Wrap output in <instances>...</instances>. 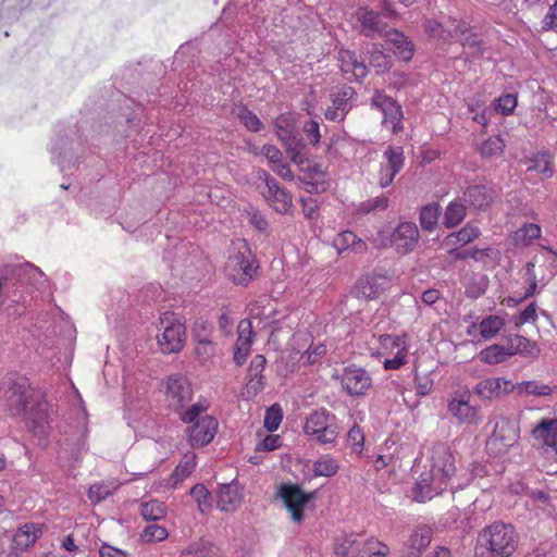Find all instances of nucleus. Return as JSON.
<instances>
[{"label": "nucleus", "instance_id": "obj_1", "mask_svg": "<svg viewBox=\"0 0 557 557\" xmlns=\"http://www.w3.org/2000/svg\"><path fill=\"white\" fill-rule=\"evenodd\" d=\"M50 282L35 264L17 255L2 258V308L20 315L38 296L48 297Z\"/></svg>", "mask_w": 557, "mask_h": 557}, {"label": "nucleus", "instance_id": "obj_2", "mask_svg": "<svg viewBox=\"0 0 557 557\" xmlns=\"http://www.w3.org/2000/svg\"><path fill=\"white\" fill-rule=\"evenodd\" d=\"M430 469L422 472L413 484L411 496L417 503H425L449 490L453 494L468 486L472 474L457 472L450 448L437 443L430 449Z\"/></svg>", "mask_w": 557, "mask_h": 557}, {"label": "nucleus", "instance_id": "obj_3", "mask_svg": "<svg viewBox=\"0 0 557 557\" xmlns=\"http://www.w3.org/2000/svg\"><path fill=\"white\" fill-rule=\"evenodd\" d=\"M5 389V407L13 416H24L29 431L42 437L50 429L52 406L41 394L32 388L28 379L11 373L2 380Z\"/></svg>", "mask_w": 557, "mask_h": 557}, {"label": "nucleus", "instance_id": "obj_4", "mask_svg": "<svg viewBox=\"0 0 557 557\" xmlns=\"http://www.w3.org/2000/svg\"><path fill=\"white\" fill-rule=\"evenodd\" d=\"M169 406L178 414L184 423L193 422L199 414L206 412L210 403L200 396L196 403L190 404L194 396L189 380L180 373L171 374L162 382Z\"/></svg>", "mask_w": 557, "mask_h": 557}, {"label": "nucleus", "instance_id": "obj_5", "mask_svg": "<svg viewBox=\"0 0 557 557\" xmlns=\"http://www.w3.org/2000/svg\"><path fill=\"white\" fill-rule=\"evenodd\" d=\"M517 548L515 529L504 522L485 527L478 535L475 557H510Z\"/></svg>", "mask_w": 557, "mask_h": 557}, {"label": "nucleus", "instance_id": "obj_6", "mask_svg": "<svg viewBox=\"0 0 557 557\" xmlns=\"http://www.w3.org/2000/svg\"><path fill=\"white\" fill-rule=\"evenodd\" d=\"M370 355L385 357L383 367L385 370H397L407 363L409 338L407 334H376L372 333L368 341Z\"/></svg>", "mask_w": 557, "mask_h": 557}, {"label": "nucleus", "instance_id": "obj_7", "mask_svg": "<svg viewBox=\"0 0 557 557\" xmlns=\"http://www.w3.org/2000/svg\"><path fill=\"white\" fill-rule=\"evenodd\" d=\"M341 431L338 418L324 408L312 411L304 424L305 434L321 445H334Z\"/></svg>", "mask_w": 557, "mask_h": 557}, {"label": "nucleus", "instance_id": "obj_8", "mask_svg": "<svg viewBox=\"0 0 557 557\" xmlns=\"http://www.w3.org/2000/svg\"><path fill=\"white\" fill-rule=\"evenodd\" d=\"M157 343L164 355L176 354L183 349L186 329L170 311H164L159 318Z\"/></svg>", "mask_w": 557, "mask_h": 557}, {"label": "nucleus", "instance_id": "obj_9", "mask_svg": "<svg viewBox=\"0 0 557 557\" xmlns=\"http://www.w3.org/2000/svg\"><path fill=\"white\" fill-rule=\"evenodd\" d=\"M258 268L257 258L245 247L243 251L230 256L225 272L235 284L247 286L256 277Z\"/></svg>", "mask_w": 557, "mask_h": 557}, {"label": "nucleus", "instance_id": "obj_10", "mask_svg": "<svg viewBox=\"0 0 557 557\" xmlns=\"http://www.w3.org/2000/svg\"><path fill=\"white\" fill-rule=\"evenodd\" d=\"M317 494L318 491L306 493L296 484H281L277 490V496L297 523L304 520V510L317 498Z\"/></svg>", "mask_w": 557, "mask_h": 557}, {"label": "nucleus", "instance_id": "obj_11", "mask_svg": "<svg viewBox=\"0 0 557 557\" xmlns=\"http://www.w3.org/2000/svg\"><path fill=\"white\" fill-rule=\"evenodd\" d=\"M520 429L517 421L509 418H500L486 442V447L494 455H503L512 447L519 438Z\"/></svg>", "mask_w": 557, "mask_h": 557}, {"label": "nucleus", "instance_id": "obj_12", "mask_svg": "<svg viewBox=\"0 0 557 557\" xmlns=\"http://www.w3.org/2000/svg\"><path fill=\"white\" fill-rule=\"evenodd\" d=\"M371 107L382 112V124L391 129L393 134L403 131L404 114L401 107L391 96L376 90L371 99Z\"/></svg>", "mask_w": 557, "mask_h": 557}, {"label": "nucleus", "instance_id": "obj_13", "mask_svg": "<svg viewBox=\"0 0 557 557\" xmlns=\"http://www.w3.org/2000/svg\"><path fill=\"white\" fill-rule=\"evenodd\" d=\"M338 556L352 557H387L389 547L375 539H368L359 542L355 540H345L335 550Z\"/></svg>", "mask_w": 557, "mask_h": 557}, {"label": "nucleus", "instance_id": "obj_14", "mask_svg": "<svg viewBox=\"0 0 557 557\" xmlns=\"http://www.w3.org/2000/svg\"><path fill=\"white\" fill-rule=\"evenodd\" d=\"M339 380L343 391L351 397L363 396L372 386L370 373L354 364L344 368Z\"/></svg>", "mask_w": 557, "mask_h": 557}, {"label": "nucleus", "instance_id": "obj_15", "mask_svg": "<svg viewBox=\"0 0 557 557\" xmlns=\"http://www.w3.org/2000/svg\"><path fill=\"white\" fill-rule=\"evenodd\" d=\"M258 176L265 183L267 189L263 191V196L270 207L281 214L288 213L293 206L290 194L281 187L278 182L267 171H259Z\"/></svg>", "mask_w": 557, "mask_h": 557}, {"label": "nucleus", "instance_id": "obj_16", "mask_svg": "<svg viewBox=\"0 0 557 557\" xmlns=\"http://www.w3.org/2000/svg\"><path fill=\"white\" fill-rule=\"evenodd\" d=\"M187 429L188 442L191 447H202L211 443L218 432V420L213 416L197 417Z\"/></svg>", "mask_w": 557, "mask_h": 557}, {"label": "nucleus", "instance_id": "obj_17", "mask_svg": "<svg viewBox=\"0 0 557 557\" xmlns=\"http://www.w3.org/2000/svg\"><path fill=\"white\" fill-rule=\"evenodd\" d=\"M404 165V148L401 146H388L383 152V162L380 168V187L386 188L392 185L394 178L403 170Z\"/></svg>", "mask_w": 557, "mask_h": 557}, {"label": "nucleus", "instance_id": "obj_18", "mask_svg": "<svg viewBox=\"0 0 557 557\" xmlns=\"http://www.w3.org/2000/svg\"><path fill=\"white\" fill-rule=\"evenodd\" d=\"M356 20L359 33L369 38L384 37L389 29L381 14L367 7L357 10Z\"/></svg>", "mask_w": 557, "mask_h": 557}, {"label": "nucleus", "instance_id": "obj_19", "mask_svg": "<svg viewBox=\"0 0 557 557\" xmlns=\"http://www.w3.org/2000/svg\"><path fill=\"white\" fill-rule=\"evenodd\" d=\"M495 190L488 184H475L467 187L462 194V201L469 209L485 211L494 201Z\"/></svg>", "mask_w": 557, "mask_h": 557}, {"label": "nucleus", "instance_id": "obj_20", "mask_svg": "<svg viewBox=\"0 0 557 557\" xmlns=\"http://www.w3.org/2000/svg\"><path fill=\"white\" fill-rule=\"evenodd\" d=\"M419 240V230L413 222H400L391 236V244L399 253L413 250Z\"/></svg>", "mask_w": 557, "mask_h": 557}, {"label": "nucleus", "instance_id": "obj_21", "mask_svg": "<svg viewBox=\"0 0 557 557\" xmlns=\"http://www.w3.org/2000/svg\"><path fill=\"white\" fill-rule=\"evenodd\" d=\"M451 26L455 27L456 32H459L456 41H459L465 53L472 60H478L483 55L484 49L482 42L476 34L470 32L468 23L465 21H450Z\"/></svg>", "mask_w": 557, "mask_h": 557}, {"label": "nucleus", "instance_id": "obj_22", "mask_svg": "<svg viewBox=\"0 0 557 557\" xmlns=\"http://www.w3.org/2000/svg\"><path fill=\"white\" fill-rule=\"evenodd\" d=\"M473 393L481 399L490 400L503 394L513 393V383L505 377H486L474 386Z\"/></svg>", "mask_w": 557, "mask_h": 557}, {"label": "nucleus", "instance_id": "obj_23", "mask_svg": "<svg viewBox=\"0 0 557 557\" xmlns=\"http://www.w3.org/2000/svg\"><path fill=\"white\" fill-rule=\"evenodd\" d=\"M433 530L426 524L418 525L405 544L401 557H421V554L430 545Z\"/></svg>", "mask_w": 557, "mask_h": 557}, {"label": "nucleus", "instance_id": "obj_24", "mask_svg": "<svg viewBox=\"0 0 557 557\" xmlns=\"http://www.w3.org/2000/svg\"><path fill=\"white\" fill-rule=\"evenodd\" d=\"M51 159L60 168L61 172L71 170L76 163V157L72 149V141L66 136H58L51 144Z\"/></svg>", "mask_w": 557, "mask_h": 557}, {"label": "nucleus", "instance_id": "obj_25", "mask_svg": "<svg viewBox=\"0 0 557 557\" xmlns=\"http://www.w3.org/2000/svg\"><path fill=\"white\" fill-rule=\"evenodd\" d=\"M534 441L546 448L557 453V419L544 418L532 430Z\"/></svg>", "mask_w": 557, "mask_h": 557}, {"label": "nucleus", "instance_id": "obj_26", "mask_svg": "<svg viewBox=\"0 0 557 557\" xmlns=\"http://www.w3.org/2000/svg\"><path fill=\"white\" fill-rule=\"evenodd\" d=\"M338 62L341 70L349 79L359 82L368 74V67L362 59L354 51L342 49L338 51Z\"/></svg>", "mask_w": 557, "mask_h": 557}, {"label": "nucleus", "instance_id": "obj_27", "mask_svg": "<svg viewBox=\"0 0 557 557\" xmlns=\"http://www.w3.org/2000/svg\"><path fill=\"white\" fill-rule=\"evenodd\" d=\"M448 411L461 423L478 424L480 421L479 409L463 396L454 397L448 403Z\"/></svg>", "mask_w": 557, "mask_h": 557}, {"label": "nucleus", "instance_id": "obj_28", "mask_svg": "<svg viewBox=\"0 0 557 557\" xmlns=\"http://www.w3.org/2000/svg\"><path fill=\"white\" fill-rule=\"evenodd\" d=\"M267 360L262 355H256L248 368V382L246 384V393L248 396H256L264 387V376L262 372L264 370Z\"/></svg>", "mask_w": 557, "mask_h": 557}, {"label": "nucleus", "instance_id": "obj_29", "mask_svg": "<svg viewBox=\"0 0 557 557\" xmlns=\"http://www.w3.org/2000/svg\"><path fill=\"white\" fill-rule=\"evenodd\" d=\"M453 17H447L445 21L426 20L424 27L430 37L440 44H448L457 39L459 32L455 30L450 21Z\"/></svg>", "mask_w": 557, "mask_h": 557}, {"label": "nucleus", "instance_id": "obj_30", "mask_svg": "<svg viewBox=\"0 0 557 557\" xmlns=\"http://www.w3.org/2000/svg\"><path fill=\"white\" fill-rule=\"evenodd\" d=\"M386 41L392 46L393 52L401 61L408 62L413 55L412 42L397 29L389 28L384 35Z\"/></svg>", "mask_w": 557, "mask_h": 557}, {"label": "nucleus", "instance_id": "obj_31", "mask_svg": "<svg viewBox=\"0 0 557 557\" xmlns=\"http://www.w3.org/2000/svg\"><path fill=\"white\" fill-rule=\"evenodd\" d=\"M274 129L283 145L301 137L296 127L295 116L290 112L282 113L275 119Z\"/></svg>", "mask_w": 557, "mask_h": 557}, {"label": "nucleus", "instance_id": "obj_32", "mask_svg": "<svg viewBox=\"0 0 557 557\" xmlns=\"http://www.w3.org/2000/svg\"><path fill=\"white\" fill-rule=\"evenodd\" d=\"M333 247L343 253L351 251L354 253H363L368 250V245L359 238L352 231H343L338 233L333 239Z\"/></svg>", "mask_w": 557, "mask_h": 557}, {"label": "nucleus", "instance_id": "obj_33", "mask_svg": "<svg viewBox=\"0 0 557 557\" xmlns=\"http://www.w3.org/2000/svg\"><path fill=\"white\" fill-rule=\"evenodd\" d=\"M42 533V527L35 523H26L20 528L12 537V548L22 552L32 546Z\"/></svg>", "mask_w": 557, "mask_h": 557}, {"label": "nucleus", "instance_id": "obj_34", "mask_svg": "<svg viewBox=\"0 0 557 557\" xmlns=\"http://www.w3.org/2000/svg\"><path fill=\"white\" fill-rule=\"evenodd\" d=\"M195 355L201 366H210L216 355L215 344L207 336L201 335L198 327H195Z\"/></svg>", "mask_w": 557, "mask_h": 557}, {"label": "nucleus", "instance_id": "obj_35", "mask_svg": "<svg viewBox=\"0 0 557 557\" xmlns=\"http://www.w3.org/2000/svg\"><path fill=\"white\" fill-rule=\"evenodd\" d=\"M556 389V386L545 384L536 380L522 381L513 384V393L520 397L534 396L546 397L550 396Z\"/></svg>", "mask_w": 557, "mask_h": 557}, {"label": "nucleus", "instance_id": "obj_36", "mask_svg": "<svg viewBox=\"0 0 557 557\" xmlns=\"http://www.w3.org/2000/svg\"><path fill=\"white\" fill-rule=\"evenodd\" d=\"M541 234L542 228L540 225L535 223H524L513 233L512 242L516 247L524 248L540 238Z\"/></svg>", "mask_w": 557, "mask_h": 557}, {"label": "nucleus", "instance_id": "obj_37", "mask_svg": "<svg viewBox=\"0 0 557 557\" xmlns=\"http://www.w3.org/2000/svg\"><path fill=\"white\" fill-rule=\"evenodd\" d=\"M239 504L240 494L237 486L225 484L220 487L216 505L221 511H233Z\"/></svg>", "mask_w": 557, "mask_h": 557}, {"label": "nucleus", "instance_id": "obj_38", "mask_svg": "<svg viewBox=\"0 0 557 557\" xmlns=\"http://www.w3.org/2000/svg\"><path fill=\"white\" fill-rule=\"evenodd\" d=\"M355 96L356 91L352 87L343 86L336 92L332 94V104L346 116L352 108L351 101Z\"/></svg>", "mask_w": 557, "mask_h": 557}, {"label": "nucleus", "instance_id": "obj_39", "mask_svg": "<svg viewBox=\"0 0 557 557\" xmlns=\"http://www.w3.org/2000/svg\"><path fill=\"white\" fill-rule=\"evenodd\" d=\"M466 203L458 200L449 202L444 212L443 223L446 227L457 226L466 216Z\"/></svg>", "mask_w": 557, "mask_h": 557}, {"label": "nucleus", "instance_id": "obj_40", "mask_svg": "<svg viewBox=\"0 0 557 557\" xmlns=\"http://www.w3.org/2000/svg\"><path fill=\"white\" fill-rule=\"evenodd\" d=\"M140 515L145 521H159L166 515L165 505L157 499H150L140 505Z\"/></svg>", "mask_w": 557, "mask_h": 557}, {"label": "nucleus", "instance_id": "obj_41", "mask_svg": "<svg viewBox=\"0 0 557 557\" xmlns=\"http://www.w3.org/2000/svg\"><path fill=\"white\" fill-rule=\"evenodd\" d=\"M382 289L379 278L374 275H367L358 280L356 285L357 296L371 299L377 296Z\"/></svg>", "mask_w": 557, "mask_h": 557}, {"label": "nucleus", "instance_id": "obj_42", "mask_svg": "<svg viewBox=\"0 0 557 557\" xmlns=\"http://www.w3.org/2000/svg\"><path fill=\"white\" fill-rule=\"evenodd\" d=\"M529 171H535L543 175L545 178L553 176L554 171L552 168V154L548 151H541L531 159Z\"/></svg>", "mask_w": 557, "mask_h": 557}, {"label": "nucleus", "instance_id": "obj_43", "mask_svg": "<svg viewBox=\"0 0 557 557\" xmlns=\"http://www.w3.org/2000/svg\"><path fill=\"white\" fill-rule=\"evenodd\" d=\"M339 469L337 459L331 455H322L313 462L312 470L318 476H333Z\"/></svg>", "mask_w": 557, "mask_h": 557}, {"label": "nucleus", "instance_id": "obj_44", "mask_svg": "<svg viewBox=\"0 0 557 557\" xmlns=\"http://www.w3.org/2000/svg\"><path fill=\"white\" fill-rule=\"evenodd\" d=\"M509 354L505 345L493 344L480 352V359L487 364H497L506 361Z\"/></svg>", "mask_w": 557, "mask_h": 557}, {"label": "nucleus", "instance_id": "obj_45", "mask_svg": "<svg viewBox=\"0 0 557 557\" xmlns=\"http://www.w3.org/2000/svg\"><path fill=\"white\" fill-rule=\"evenodd\" d=\"M181 557H216L214 546L207 541H197L181 552Z\"/></svg>", "mask_w": 557, "mask_h": 557}, {"label": "nucleus", "instance_id": "obj_46", "mask_svg": "<svg viewBox=\"0 0 557 557\" xmlns=\"http://www.w3.org/2000/svg\"><path fill=\"white\" fill-rule=\"evenodd\" d=\"M481 232L480 228L471 223H467L458 232H454L447 236L449 244L467 245L478 238Z\"/></svg>", "mask_w": 557, "mask_h": 557}, {"label": "nucleus", "instance_id": "obj_47", "mask_svg": "<svg viewBox=\"0 0 557 557\" xmlns=\"http://www.w3.org/2000/svg\"><path fill=\"white\" fill-rule=\"evenodd\" d=\"M505 320L498 315H487L480 322V334L484 339L494 338L504 327Z\"/></svg>", "mask_w": 557, "mask_h": 557}, {"label": "nucleus", "instance_id": "obj_48", "mask_svg": "<svg viewBox=\"0 0 557 557\" xmlns=\"http://www.w3.org/2000/svg\"><path fill=\"white\" fill-rule=\"evenodd\" d=\"M505 149L504 139L497 135L485 139L479 147V152L483 158L500 157Z\"/></svg>", "mask_w": 557, "mask_h": 557}, {"label": "nucleus", "instance_id": "obj_49", "mask_svg": "<svg viewBox=\"0 0 557 557\" xmlns=\"http://www.w3.org/2000/svg\"><path fill=\"white\" fill-rule=\"evenodd\" d=\"M440 211L441 208L437 203L424 206L420 211L419 218L421 227L425 231L432 232L437 225Z\"/></svg>", "mask_w": 557, "mask_h": 557}, {"label": "nucleus", "instance_id": "obj_50", "mask_svg": "<svg viewBox=\"0 0 557 557\" xmlns=\"http://www.w3.org/2000/svg\"><path fill=\"white\" fill-rule=\"evenodd\" d=\"M509 356L515 355H529L533 348L530 339L522 335L513 334L508 337L507 345L505 346Z\"/></svg>", "mask_w": 557, "mask_h": 557}, {"label": "nucleus", "instance_id": "obj_51", "mask_svg": "<svg viewBox=\"0 0 557 557\" xmlns=\"http://www.w3.org/2000/svg\"><path fill=\"white\" fill-rule=\"evenodd\" d=\"M235 115L240 121V123L247 128V131L258 133L262 129L263 124L261 120L247 107H238L235 110Z\"/></svg>", "mask_w": 557, "mask_h": 557}, {"label": "nucleus", "instance_id": "obj_52", "mask_svg": "<svg viewBox=\"0 0 557 557\" xmlns=\"http://www.w3.org/2000/svg\"><path fill=\"white\" fill-rule=\"evenodd\" d=\"M283 146L295 164L301 165L308 160L306 144L301 137L284 144Z\"/></svg>", "mask_w": 557, "mask_h": 557}, {"label": "nucleus", "instance_id": "obj_53", "mask_svg": "<svg viewBox=\"0 0 557 557\" xmlns=\"http://www.w3.org/2000/svg\"><path fill=\"white\" fill-rule=\"evenodd\" d=\"M7 3L8 9H18L25 10L30 9L33 11L36 10H46L48 9L54 0H3Z\"/></svg>", "mask_w": 557, "mask_h": 557}, {"label": "nucleus", "instance_id": "obj_54", "mask_svg": "<svg viewBox=\"0 0 557 557\" xmlns=\"http://www.w3.org/2000/svg\"><path fill=\"white\" fill-rule=\"evenodd\" d=\"M169 536V532L164 527L157 523L147 525L140 533V540L144 543L162 542Z\"/></svg>", "mask_w": 557, "mask_h": 557}, {"label": "nucleus", "instance_id": "obj_55", "mask_svg": "<svg viewBox=\"0 0 557 557\" xmlns=\"http://www.w3.org/2000/svg\"><path fill=\"white\" fill-rule=\"evenodd\" d=\"M190 495L197 502L201 513H207L211 509V494L202 484H197L190 490Z\"/></svg>", "mask_w": 557, "mask_h": 557}, {"label": "nucleus", "instance_id": "obj_56", "mask_svg": "<svg viewBox=\"0 0 557 557\" xmlns=\"http://www.w3.org/2000/svg\"><path fill=\"white\" fill-rule=\"evenodd\" d=\"M196 463L194 457L186 459L183 462H180L170 478V483L172 486H175L177 483L182 482L185 478H187L194 470Z\"/></svg>", "mask_w": 557, "mask_h": 557}, {"label": "nucleus", "instance_id": "obj_57", "mask_svg": "<svg viewBox=\"0 0 557 557\" xmlns=\"http://www.w3.org/2000/svg\"><path fill=\"white\" fill-rule=\"evenodd\" d=\"M237 333L238 336L236 343L240 344L242 346L245 345L251 347L255 336L251 321L248 319L240 320L238 323Z\"/></svg>", "mask_w": 557, "mask_h": 557}, {"label": "nucleus", "instance_id": "obj_58", "mask_svg": "<svg viewBox=\"0 0 557 557\" xmlns=\"http://www.w3.org/2000/svg\"><path fill=\"white\" fill-rule=\"evenodd\" d=\"M283 419L282 409L278 405H272L267 411L264 416V428L270 431L274 432L278 429L281 422Z\"/></svg>", "mask_w": 557, "mask_h": 557}, {"label": "nucleus", "instance_id": "obj_59", "mask_svg": "<svg viewBox=\"0 0 557 557\" xmlns=\"http://www.w3.org/2000/svg\"><path fill=\"white\" fill-rule=\"evenodd\" d=\"M517 96L513 94H505L495 100V110L503 115H509L517 107Z\"/></svg>", "mask_w": 557, "mask_h": 557}, {"label": "nucleus", "instance_id": "obj_60", "mask_svg": "<svg viewBox=\"0 0 557 557\" xmlns=\"http://www.w3.org/2000/svg\"><path fill=\"white\" fill-rule=\"evenodd\" d=\"M347 444L351 447L352 451L361 454L364 444V434L361 429L354 424L347 434Z\"/></svg>", "mask_w": 557, "mask_h": 557}, {"label": "nucleus", "instance_id": "obj_61", "mask_svg": "<svg viewBox=\"0 0 557 557\" xmlns=\"http://www.w3.org/2000/svg\"><path fill=\"white\" fill-rule=\"evenodd\" d=\"M487 280L484 275L472 277L471 282L466 286V295L471 299H478L486 289Z\"/></svg>", "mask_w": 557, "mask_h": 557}, {"label": "nucleus", "instance_id": "obj_62", "mask_svg": "<svg viewBox=\"0 0 557 557\" xmlns=\"http://www.w3.org/2000/svg\"><path fill=\"white\" fill-rule=\"evenodd\" d=\"M370 64L376 69L377 73H384L389 70V57L379 49L371 51Z\"/></svg>", "mask_w": 557, "mask_h": 557}, {"label": "nucleus", "instance_id": "obj_63", "mask_svg": "<svg viewBox=\"0 0 557 557\" xmlns=\"http://www.w3.org/2000/svg\"><path fill=\"white\" fill-rule=\"evenodd\" d=\"M111 495V490L104 484H94L88 490V498L91 503L97 504Z\"/></svg>", "mask_w": 557, "mask_h": 557}, {"label": "nucleus", "instance_id": "obj_64", "mask_svg": "<svg viewBox=\"0 0 557 557\" xmlns=\"http://www.w3.org/2000/svg\"><path fill=\"white\" fill-rule=\"evenodd\" d=\"M281 445H282V440H281L280 435L270 434V435H267L263 440H261L256 445V450L257 451H273V450L280 448Z\"/></svg>", "mask_w": 557, "mask_h": 557}]
</instances>
